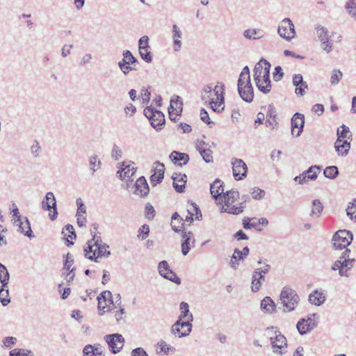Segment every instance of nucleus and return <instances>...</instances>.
Here are the masks:
<instances>
[{
  "label": "nucleus",
  "instance_id": "obj_48",
  "mask_svg": "<svg viewBox=\"0 0 356 356\" xmlns=\"http://www.w3.org/2000/svg\"><path fill=\"white\" fill-rule=\"evenodd\" d=\"M212 94H207V95H202V99L204 100L206 103H209L211 105V107L212 108L213 111H216L217 109V107L219 104V101H218L213 97H211Z\"/></svg>",
  "mask_w": 356,
  "mask_h": 356
},
{
  "label": "nucleus",
  "instance_id": "obj_9",
  "mask_svg": "<svg viewBox=\"0 0 356 356\" xmlns=\"http://www.w3.org/2000/svg\"><path fill=\"white\" fill-rule=\"evenodd\" d=\"M315 30L318 39L321 42L322 49L327 53L330 52L332 50V44L327 29L321 25H317Z\"/></svg>",
  "mask_w": 356,
  "mask_h": 356
},
{
  "label": "nucleus",
  "instance_id": "obj_36",
  "mask_svg": "<svg viewBox=\"0 0 356 356\" xmlns=\"http://www.w3.org/2000/svg\"><path fill=\"white\" fill-rule=\"evenodd\" d=\"M325 300V298L323 295V293L318 292L317 290L314 291L313 293L309 296V301L310 303L316 306L321 305Z\"/></svg>",
  "mask_w": 356,
  "mask_h": 356
},
{
  "label": "nucleus",
  "instance_id": "obj_12",
  "mask_svg": "<svg viewBox=\"0 0 356 356\" xmlns=\"http://www.w3.org/2000/svg\"><path fill=\"white\" fill-rule=\"evenodd\" d=\"M316 314H313L307 317V318L300 319L296 324L298 331L301 335L311 332L317 326L312 317L316 316Z\"/></svg>",
  "mask_w": 356,
  "mask_h": 356
},
{
  "label": "nucleus",
  "instance_id": "obj_41",
  "mask_svg": "<svg viewBox=\"0 0 356 356\" xmlns=\"http://www.w3.org/2000/svg\"><path fill=\"white\" fill-rule=\"evenodd\" d=\"M10 274L5 265L0 263V282L3 286H8Z\"/></svg>",
  "mask_w": 356,
  "mask_h": 356
},
{
  "label": "nucleus",
  "instance_id": "obj_50",
  "mask_svg": "<svg viewBox=\"0 0 356 356\" xmlns=\"http://www.w3.org/2000/svg\"><path fill=\"white\" fill-rule=\"evenodd\" d=\"M323 209V206L319 200H313L311 216L316 215L318 217L320 216Z\"/></svg>",
  "mask_w": 356,
  "mask_h": 356
},
{
  "label": "nucleus",
  "instance_id": "obj_3",
  "mask_svg": "<svg viewBox=\"0 0 356 356\" xmlns=\"http://www.w3.org/2000/svg\"><path fill=\"white\" fill-rule=\"evenodd\" d=\"M274 332L275 336H270V343L273 348V352L282 355L286 352V339L281 334L277 327H268L266 329L267 335H271Z\"/></svg>",
  "mask_w": 356,
  "mask_h": 356
},
{
  "label": "nucleus",
  "instance_id": "obj_10",
  "mask_svg": "<svg viewBox=\"0 0 356 356\" xmlns=\"http://www.w3.org/2000/svg\"><path fill=\"white\" fill-rule=\"evenodd\" d=\"M104 339L113 353H119L122 350L124 343V337L122 334L118 333L107 334L104 337Z\"/></svg>",
  "mask_w": 356,
  "mask_h": 356
},
{
  "label": "nucleus",
  "instance_id": "obj_34",
  "mask_svg": "<svg viewBox=\"0 0 356 356\" xmlns=\"http://www.w3.org/2000/svg\"><path fill=\"white\" fill-rule=\"evenodd\" d=\"M321 172V167L317 165L310 166L307 170L302 173H305V178L308 180L314 181L317 179L318 174Z\"/></svg>",
  "mask_w": 356,
  "mask_h": 356
},
{
  "label": "nucleus",
  "instance_id": "obj_53",
  "mask_svg": "<svg viewBox=\"0 0 356 356\" xmlns=\"http://www.w3.org/2000/svg\"><path fill=\"white\" fill-rule=\"evenodd\" d=\"M258 225V222H257V218H245L243 220V228L245 229H251V228H255Z\"/></svg>",
  "mask_w": 356,
  "mask_h": 356
},
{
  "label": "nucleus",
  "instance_id": "obj_23",
  "mask_svg": "<svg viewBox=\"0 0 356 356\" xmlns=\"http://www.w3.org/2000/svg\"><path fill=\"white\" fill-rule=\"evenodd\" d=\"M187 212L188 215L186 216L185 221L190 223L193 221L194 217L196 220H200L202 218V213L199 207L195 203H188Z\"/></svg>",
  "mask_w": 356,
  "mask_h": 356
},
{
  "label": "nucleus",
  "instance_id": "obj_62",
  "mask_svg": "<svg viewBox=\"0 0 356 356\" xmlns=\"http://www.w3.org/2000/svg\"><path fill=\"white\" fill-rule=\"evenodd\" d=\"M17 338L14 337H6L2 340L3 346L6 348H10L12 346H15L17 343Z\"/></svg>",
  "mask_w": 356,
  "mask_h": 356
},
{
  "label": "nucleus",
  "instance_id": "obj_13",
  "mask_svg": "<svg viewBox=\"0 0 356 356\" xmlns=\"http://www.w3.org/2000/svg\"><path fill=\"white\" fill-rule=\"evenodd\" d=\"M355 262L354 258L347 259V260H337L332 266V270H339V274L342 277H348V270H350Z\"/></svg>",
  "mask_w": 356,
  "mask_h": 356
},
{
  "label": "nucleus",
  "instance_id": "obj_45",
  "mask_svg": "<svg viewBox=\"0 0 356 356\" xmlns=\"http://www.w3.org/2000/svg\"><path fill=\"white\" fill-rule=\"evenodd\" d=\"M323 175L328 179H334L339 175L338 168L335 165L326 167L323 170Z\"/></svg>",
  "mask_w": 356,
  "mask_h": 356
},
{
  "label": "nucleus",
  "instance_id": "obj_43",
  "mask_svg": "<svg viewBox=\"0 0 356 356\" xmlns=\"http://www.w3.org/2000/svg\"><path fill=\"white\" fill-rule=\"evenodd\" d=\"M62 234L65 236H67L66 238V240H67V242L70 244V245H72L73 244V242H70V241L68 240V238H71V239H74L76 238V233H75V231H74V229L73 227V226L72 225H67L62 230Z\"/></svg>",
  "mask_w": 356,
  "mask_h": 356
},
{
  "label": "nucleus",
  "instance_id": "obj_61",
  "mask_svg": "<svg viewBox=\"0 0 356 356\" xmlns=\"http://www.w3.org/2000/svg\"><path fill=\"white\" fill-rule=\"evenodd\" d=\"M149 38L147 35L141 37L138 40V50L149 49Z\"/></svg>",
  "mask_w": 356,
  "mask_h": 356
},
{
  "label": "nucleus",
  "instance_id": "obj_26",
  "mask_svg": "<svg viewBox=\"0 0 356 356\" xmlns=\"http://www.w3.org/2000/svg\"><path fill=\"white\" fill-rule=\"evenodd\" d=\"M240 97L246 102H251L254 97L253 88L251 83H246L242 87L238 88Z\"/></svg>",
  "mask_w": 356,
  "mask_h": 356
},
{
  "label": "nucleus",
  "instance_id": "obj_38",
  "mask_svg": "<svg viewBox=\"0 0 356 356\" xmlns=\"http://www.w3.org/2000/svg\"><path fill=\"white\" fill-rule=\"evenodd\" d=\"M184 220L177 213H175L172 216L171 227L175 232H179L183 227Z\"/></svg>",
  "mask_w": 356,
  "mask_h": 356
},
{
  "label": "nucleus",
  "instance_id": "obj_8",
  "mask_svg": "<svg viewBox=\"0 0 356 356\" xmlns=\"http://www.w3.org/2000/svg\"><path fill=\"white\" fill-rule=\"evenodd\" d=\"M42 208L49 211V216L51 220H54L58 216L56 209V200L52 192H48L42 202Z\"/></svg>",
  "mask_w": 356,
  "mask_h": 356
},
{
  "label": "nucleus",
  "instance_id": "obj_58",
  "mask_svg": "<svg viewBox=\"0 0 356 356\" xmlns=\"http://www.w3.org/2000/svg\"><path fill=\"white\" fill-rule=\"evenodd\" d=\"M349 133V128L346 125L343 124L337 129V139H344L348 138V134Z\"/></svg>",
  "mask_w": 356,
  "mask_h": 356
},
{
  "label": "nucleus",
  "instance_id": "obj_20",
  "mask_svg": "<svg viewBox=\"0 0 356 356\" xmlns=\"http://www.w3.org/2000/svg\"><path fill=\"white\" fill-rule=\"evenodd\" d=\"M154 165L153 174L150 177V182L153 186H156L162 181L165 172V167L162 163L156 161L154 163Z\"/></svg>",
  "mask_w": 356,
  "mask_h": 356
},
{
  "label": "nucleus",
  "instance_id": "obj_32",
  "mask_svg": "<svg viewBox=\"0 0 356 356\" xmlns=\"http://www.w3.org/2000/svg\"><path fill=\"white\" fill-rule=\"evenodd\" d=\"M261 309L265 312L272 314L275 312L276 305L270 297L266 296L261 302Z\"/></svg>",
  "mask_w": 356,
  "mask_h": 356
},
{
  "label": "nucleus",
  "instance_id": "obj_15",
  "mask_svg": "<svg viewBox=\"0 0 356 356\" xmlns=\"http://www.w3.org/2000/svg\"><path fill=\"white\" fill-rule=\"evenodd\" d=\"M131 191L136 195L144 197H146L149 191V188L145 177H139L133 185Z\"/></svg>",
  "mask_w": 356,
  "mask_h": 356
},
{
  "label": "nucleus",
  "instance_id": "obj_22",
  "mask_svg": "<svg viewBox=\"0 0 356 356\" xmlns=\"http://www.w3.org/2000/svg\"><path fill=\"white\" fill-rule=\"evenodd\" d=\"M268 69H270V64L264 58H261L254 66V79L255 82L261 78V74L268 72Z\"/></svg>",
  "mask_w": 356,
  "mask_h": 356
},
{
  "label": "nucleus",
  "instance_id": "obj_52",
  "mask_svg": "<svg viewBox=\"0 0 356 356\" xmlns=\"http://www.w3.org/2000/svg\"><path fill=\"white\" fill-rule=\"evenodd\" d=\"M123 57L126 58L129 65L136 67L138 63V59L132 54L129 50H125L122 53Z\"/></svg>",
  "mask_w": 356,
  "mask_h": 356
},
{
  "label": "nucleus",
  "instance_id": "obj_11",
  "mask_svg": "<svg viewBox=\"0 0 356 356\" xmlns=\"http://www.w3.org/2000/svg\"><path fill=\"white\" fill-rule=\"evenodd\" d=\"M158 270L161 276L177 284L181 283V279L174 273L168 264V263L163 260L159 262L158 265Z\"/></svg>",
  "mask_w": 356,
  "mask_h": 356
},
{
  "label": "nucleus",
  "instance_id": "obj_63",
  "mask_svg": "<svg viewBox=\"0 0 356 356\" xmlns=\"http://www.w3.org/2000/svg\"><path fill=\"white\" fill-rule=\"evenodd\" d=\"M111 157L115 161H118L122 157V150L117 145H114L112 148Z\"/></svg>",
  "mask_w": 356,
  "mask_h": 356
},
{
  "label": "nucleus",
  "instance_id": "obj_5",
  "mask_svg": "<svg viewBox=\"0 0 356 356\" xmlns=\"http://www.w3.org/2000/svg\"><path fill=\"white\" fill-rule=\"evenodd\" d=\"M353 239L351 232L346 229L339 230L334 233L332 243L334 249L341 250L348 246Z\"/></svg>",
  "mask_w": 356,
  "mask_h": 356
},
{
  "label": "nucleus",
  "instance_id": "obj_17",
  "mask_svg": "<svg viewBox=\"0 0 356 356\" xmlns=\"http://www.w3.org/2000/svg\"><path fill=\"white\" fill-rule=\"evenodd\" d=\"M240 198V194L236 190H229L223 193V195L217 201L218 204L225 203V205L232 207L234 206L233 204L235 203Z\"/></svg>",
  "mask_w": 356,
  "mask_h": 356
},
{
  "label": "nucleus",
  "instance_id": "obj_14",
  "mask_svg": "<svg viewBox=\"0 0 356 356\" xmlns=\"http://www.w3.org/2000/svg\"><path fill=\"white\" fill-rule=\"evenodd\" d=\"M232 165L233 176L236 180H241L247 176L248 167L242 159H232Z\"/></svg>",
  "mask_w": 356,
  "mask_h": 356
},
{
  "label": "nucleus",
  "instance_id": "obj_7",
  "mask_svg": "<svg viewBox=\"0 0 356 356\" xmlns=\"http://www.w3.org/2000/svg\"><path fill=\"white\" fill-rule=\"evenodd\" d=\"M277 33L280 37L286 40H290L296 35L295 27L289 18L282 20L278 26Z\"/></svg>",
  "mask_w": 356,
  "mask_h": 356
},
{
  "label": "nucleus",
  "instance_id": "obj_2",
  "mask_svg": "<svg viewBox=\"0 0 356 356\" xmlns=\"http://www.w3.org/2000/svg\"><path fill=\"white\" fill-rule=\"evenodd\" d=\"M280 298L283 305V311L284 312H291L295 310L300 302V297L296 291L288 286L282 289Z\"/></svg>",
  "mask_w": 356,
  "mask_h": 356
},
{
  "label": "nucleus",
  "instance_id": "obj_21",
  "mask_svg": "<svg viewBox=\"0 0 356 356\" xmlns=\"http://www.w3.org/2000/svg\"><path fill=\"white\" fill-rule=\"evenodd\" d=\"M293 85L296 86V94L300 97H302L305 94V90L308 88L307 82L303 81L300 74H295L293 76Z\"/></svg>",
  "mask_w": 356,
  "mask_h": 356
},
{
  "label": "nucleus",
  "instance_id": "obj_18",
  "mask_svg": "<svg viewBox=\"0 0 356 356\" xmlns=\"http://www.w3.org/2000/svg\"><path fill=\"white\" fill-rule=\"evenodd\" d=\"M121 165L122 167L117 172V175L120 179H129L134 176L136 171L134 163H130L124 161L122 163Z\"/></svg>",
  "mask_w": 356,
  "mask_h": 356
},
{
  "label": "nucleus",
  "instance_id": "obj_25",
  "mask_svg": "<svg viewBox=\"0 0 356 356\" xmlns=\"http://www.w3.org/2000/svg\"><path fill=\"white\" fill-rule=\"evenodd\" d=\"M14 225L19 227V231L23 233L26 236H28L30 238L34 236L33 235L30 222L27 218H24V221H22V219H15Z\"/></svg>",
  "mask_w": 356,
  "mask_h": 356
},
{
  "label": "nucleus",
  "instance_id": "obj_55",
  "mask_svg": "<svg viewBox=\"0 0 356 356\" xmlns=\"http://www.w3.org/2000/svg\"><path fill=\"white\" fill-rule=\"evenodd\" d=\"M139 54L141 58L146 63H151L152 60V56L149 49H139Z\"/></svg>",
  "mask_w": 356,
  "mask_h": 356
},
{
  "label": "nucleus",
  "instance_id": "obj_46",
  "mask_svg": "<svg viewBox=\"0 0 356 356\" xmlns=\"http://www.w3.org/2000/svg\"><path fill=\"white\" fill-rule=\"evenodd\" d=\"M175 325V323L172 325V327H171V332L176 337H178L179 338L181 337H186L188 336L191 332V330H192V324H190V327H184V326H179V334H177V332H175V331H173V329H174V327Z\"/></svg>",
  "mask_w": 356,
  "mask_h": 356
},
{
  "label": "nucleus",
  "instance_id": "obj_33",
  "mask_svg": "<svg viewBox=\"0 0 356 356\" xmlns=\"http://www.w3.org/2000/svg\"><path fill=\"white\" fill-rule=\"evenodd\" d=\"M243 35L247 39L259 40L264 37V32L259 29H247L243 32Z\"/></svg>",
  "mask_w": 356,
  "mask_h": 356
},
{
  "label": "nucleus",
  "instance_id": "obj_16",
  "mask_svg": "<svg viewBox=\"0 0 356 356\" xmlns=\"http://www.w3.org/2000/svg\"><path fill=\"white\" fill-rule=\"evenodd\" d=\"M305 124L303 114L296 113L291 118V134L295 137H298L302 132Z\"/></svg>",
  "mask_w": 356,
  "mask_h": 356
},
{
  "label": "nucleus",
  "instance_id": "obj_57",
  "mask_svg": "<svg viewBox=\"0 0 356 356\" xmlns=\"http://www.w3.org/2000/svg\"><path fill=\"white\" fill-rule=\"evenodd\" d=\"M149 233V227L147 225H143L139 229L138 237L141 240H145Z\"/></svg>",
  "mask_w": 356,
  "mask_h": 356
},
{
  "label": "nucleus",
  "instance_id": "obj_56",
  "mask_svg": "<svg viewBox=\"0 0 356 356\" xmlns=\"http://www.w3.org/2000/svg\"><path fill=\"white\" fill-rule=\"evenodd\" d=\"M200 154L206 163H209L213 162L212 152L210 150V149L202 150L200 152Z\"/></svg>",
  "mask_w": 356,
  "mask_h": 356
},
{
  "label": "nucleus",
  "instance_id": "obj_64",
  "mask_svg": "<svg viewBox=\"0 0 356 356\" xmlns=\"http://www.w3.org/2000/svg\"><path fill=\"white\" fill-rule=\"evenodd\" d=\"M252 196L254 200H261L265 195V191L259 188H254L252 193Z\"/></svg>",
  "mask_w": 356,
  "mask_h": 356
},
{
  "label": "nucleus",
  "instance_id": "obj_39",
  "mask_svg": "<svg viewBox=\"0 0 356 356\" xmlns=\"http://www.w3.org/2000/svg\"><path fill=\"white\" fill-rule=\"evenodd\" d=\"M170 158L172 161L177 163L179 161H183V164L186 165L189 161V156L187 154L180 153L177 151H173L170 155Z\"/></svg>",
  "mask_w": 356,
  "mask_h": 356
},
{
  "label": "nucleus",
  "instance_id": "obj_30",
  "mask_svg": "<svg viewBox=\"0 0 356 356\" xmlns=\"http://www.w3.org/2000/svg\"><path fill=\"white\" fill-rule=\"evenodd\" d=\"M97 300L98 309L99 311H102V312L100 313V315H103V314L105 312L104 309H106V306H102V300L106 303H107V302L109 303H113L111 292L110 291H104L102 292L99 296H98Z\"/></svg>",
  "mask_w": 356,
  "mask_h": 356
},
{
  "label": "nucleus",
  "instance_id": "obj_6",
  "mask_svg": "<svg viewBox=\"0 0 356 356\" xmlns=\"http://www.w3.org/2000/svg\"><path fill=\"white\" fill-rule=\"evenodd\" d=\"M181 310V315L179 319L175 322L173 331H175L177 334H179V326L190 327V324H192L193 321V316L189 311V305L187 302H181L179 305Z\"/></svg>",
  "mask_w": 356,
  "mask_h": 356
},
{
  "label": "nucleus",
  "instance_id": "obj_59",
  "mask_svg": "<svg viewBox=\"0 0 356 356\" xmlns=\"http://www.w3.org/2000/svg\"><path fill=\"white\" fill-rule=\"evenodd\" d=\"M76 204L77 206L76 216H80V215L84 216V214H86V207H85L84 203H83V200H81V198H80V197L77 198L76 201Z\"/></svg>",
  "mask_w": 356,
  "mask_h": 356
},
{
  "label": "nucleus",
  "instance_id": "obj_42",
  "mask_svg": "<svg viewBox=\"0 0 356 356\" xmlns=\"http://www.w3.org/2000/svg\"><path fill=\"white\" fill-rule=\"evenodd\" d=\"M90 170L94 173L102 167V161L96 155H92L89 157Z\"/></svg>",
  "mask_w": 356,
  "mask_h": 356
},
{
  "label": "nucleus",
  "instance_id": "obj_49",
  "mask_svg": "<svg viewBox=\"0 0 356 356\" xmlns=\"http://www.w3.org/2000/svg\"><path fill=\"white\" fill-rule=\"evenodd\" d=\"M265 280V276H259V277H252V291L253 292H257L262 282Z\"/></svg>",
  "mask_w": 356,
  "mask_h": 356
},
{
  "label": "nucleus",
  "instance_id": "obj_35",
  "mask_svg": "<svg viewBox=\"0 0 356 356\" xmlns=\"http://www.w3.org/2000/svg\"><path fill=\"white\" fill-rule=\"evenodd\" d=\"M224 91L225 85L221 82H218L215 88H213V92L216 97V99L219 101L218 106L224 104Z\"/></svg>",
  "mask_w": 356,
  "mask_h": 356
},
{
  "label": "nucleus",
  "instance_id": "obj_44",
  "mask_svg": "<svg viewBox=\"0 0 356 356\" xmlns=\"http://www.w3.org/2000/svg\"><path fill=\"white\" fill-rule=\"evenodd\" d=\"M8 286H1L0 287V302H1L3 306H7L10 302V298H9V291L7 288Z\"/></svg>",
  "mask_w": 356,
  "mask_h": 356
},
{
  "label": "nucleus",
  "instance_id": "obj_51",
  "mask_svg": "<svg viewBox=\"0 0 356 356\" xmlns=\"http://www.w3.org/2000/svg\"><path fill=\"white\" fill-rule=\"evenodd\" d=\"M343 74L342 72L337 69H334L332 71V74L330 77V84L332 86H336L339 83L340 80L342 79Z\"/></svg>",
  "mask_w": 356,
  "mask_h": 356
},
{
  "label": "nucleus",
  "instance_id": "obj_47",
  "mask_svg": "<svg viewBox=\"0 0 356 356\" xmlns=\"http://www.w3.org/2000/svg\"><path fill=\"white\" fill-rule=\"evenodd\" d=\"M345 8L351 17L356 21V0H347Z\"/></svg>",
  "mask_w": 356,
  "mask_h": 356
},
{
  "label": "nucleus",
  "instance_id": "obj_40",
  "mask_svg": "<svg viewBox=\"0 0 356 356\" xmlns=\"http://www.w3.org/2000/svg\"><path fill=\"white\" fill-rule=\"evenodd\" d=\"M175 348L168 345L163 340H160L156 344V353L158 354L163 353L164 354L174 353Z\"/></svg>",
  "mask_w": 356,
  "mask_h": 356
},
{
  "label": "nucleus",
  "instance_id": "obj_1",
  "mask_svg": "<svg viewBox=\"0 0 356 356\" xmlns=\"http://www.w3.org/2000/svg\"><path fill=\"white\" fill-rule=\"evenodd\" d=\"M108 248L109 246L102 242V237H97L96 240L87 243L84 248L85 255L88 259L97 261L99 258L108 257L111 254Z\"/></svg>",
  "mask_w": 356,
  "mask_h": 356
},
{
  "label": "nucleus",
  "instance_id": "obj_27",
  "mask_svg": "<svg viewBox=\"0 0 356 356\" xmlns=\"http://www.w3.org/2000/svg\"><path fill=\"white\" fill-rule=\"evenodd\" d=\"M210 192L216 201H218L219 198L225 193L223 182L219 179H216L210 186Z\"/></svg>",
  "mask_w": 356,
  "mask_h": 356
},
{
  "label": "nucleus",
  "instance_id": "obj_24",
  "mask_svg": "<svg viewBox=\"0 0 356 356\" xmlns=\"http://www.w3.org/2000/svg\"><path fill=\"white\" fill-rule=\"evenodd\" d=\"M173 179V187L178 193H182L184 191L187 177L185 174L174 173L172 176Z\"/></svg>",
  "mask_w": 356,
  "mask_h": 356
},
{
  "label": "nucleus",
  "instance_id": "obj_4",
  "mask_svg": "<svg viewBox=\"0 0 356 356\" xmlns=\"http://www.w3.org/2000/svg\"><path fill=\"white\" fill-rule=\"evenodd\" d=\"M144 115L150 121L152 127L156 130L159 131L163 129L165 120L164 114L161 111L150 106L144 109Z\"/></svg>",
  "mask_w": 356,
  "mask_h": 356
},
{
  "label": "nucleus",
  "instance_id": "obj_28",
  "mask_svg": "<svg viewBox=\"0 0 356 356\" xmlns=\"http://www.w3.org/2000/svg\"><path fill=\"white\" fill-rule=\"evenodd\" d=\"M172 38L173 39V49L175 51H178L180 50L182 45V42L180 39L182 38L183 34L181 29L177 24H174L172 26Z\"/></svg>",
  "mask_w": 356,
  "mask_h": 356
},
{
  "label": "nucleus",
  "instance_id": "obj_29",
  "mask_svg": "<svg viewBox=\"0 0 356 356\" xmlns=\"http://www.w3.org/2000/svg\"><path fill=\"white\" fill-rule=\"evenodd\" d=\"M261 79L265 83V86H261L259 79L256 81V85L261 92H262L264 94H267L270 91L271 89V84L270 80V69H268L267 73L261 74Z\"/></svg>",
  "mask_w": 356,
  "mask_h": 356
},
{
  "label": "nucleus",
  "instance_id": "obj_31",
  "mask_svg": "<svg viewBox=\"0 0 356 356\" xmlns=\"http://www.w3.org/2000/svg\"><path fill=\"white\" fill-rule=\"evenodd\" d=\"M334 147L338 154L340 156H346L350 147V144L347 140L337 139L334 143Z\"/></svg>",
  "mask_w": 356,
  "mask_h": 356
},
{
  "label": "nucleus",
  "instance_id": "obj_19",
  "mask_svg": "<svg viewBox=\"0 0 356 356\" xmlns=\"http://www.w3.org/2000/svg\"><path fill=\"white\" fill-rule=\"evenodd\" d=\"M181 252L186 256L188 254L191 247L194 246L195 238L191 232H182Z\"/></svg>",
  "mask_w": 356,
  "mask_h": 356
},
{
  "label": "nucleus",
  "instance_id": "obj_60",
  "mask_svg": "<svg viewBox=\"0 0 356 356\" xmlns=\"http://www.w3.org/2000/svg\"><path fill=\"white\" fill-rule=\"evenodd\" d=\"M170 102L172 105H175V107L179 108V111H177V115H181L183 105L181 98L179 96H175L171 99Z\"/></svg>",
  "mask_w": 356,
  "mask_h": 356
},
{
  "label": "nucleus",
  "instance_id": "obj_37",
  "mask_svg": "<svg viewBox=\"0 0 356 356\" xmlns=\"http://www.w3.org/2000/svg\"><path fill=\"white\" fill-rule=\"evenodd\" d=\"M222 207L220 209V213H227L233 215H238L243 212V206H227L225 203L221 204Z\"/></svg>",
  "mask_w": 356,
  "mask_h": 356
},
{
  "label": "nucleus",
  "instance_id": "obj_54",
  "mask_svg": "<svg viewBox=\"0 0 356 356\" xmlns=\"http://www.w3.org/2000/svg\"><path fill=\"white\" fill-rule=\"evenodd\" d=\"M346 213L352 220L356 221V215L353 216V213H356V199L349 204L346 209Z\"/></svg>",
  "mask_w": 356,
  "mask_h": 356
}]
</instances>
